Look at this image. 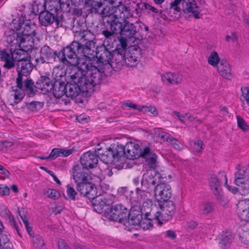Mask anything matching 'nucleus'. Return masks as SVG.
I'll list each match as a JSON object with an SVG mask.
<instances>
[{
  "mask_svg": "<svg viewBox=\"0 0 249 249\" xmlns=\"http://www.w3.org/2000/svg\"><path fill=\"white\" fill-rule=\"evenodd\" d=\"M79 41H74L70 46L64 47L56 53L59 61L65 65L76 66L77 71H88L90 66V57L94 54V42L93 35L87 31L80 33Z\"/></svg>",
  "mask_w": 249,
  "mask_h": 249,
  "instance_id": "nucleus-1",
  "label": "nucleus"
},
{
  "mask_svg": "<svg viewBox=\"0 0 249 249\" xmlns=\"http://www.w3.org/2000/svg\"><path fill=\"white\" fill-rule=\"evenodd\" d=\"M93 78L89 72L86 71H75L70 77L71 82L66 85V95L69 97L74 98L81 92L91 93L94 91L95 85L100 84L99 73Z\"/></svg>",
  "mask_w": 249,
  "mask_h": 249,
  "instance_id": "nucleus-2",
  "label": "nucleus"
},
{
  "mask_svg": "<svg viewBox=\"0 0 249 249\" xmlns=\"http://www.w3.org/2000/svg\"><path fill=\"white\" fill-rule=\"evenodd\" d=\"M114 57L116 60L117 59L118 60V56L115 55V50L110 51L106 47H104L98 52L94 51V56L90 57V66H89V70L87 72H89L90 75H92L93 78L96 73H99L100 83L105 65L108 64Z\"/></svg>",
  "mask_w": 249,
  "mask_h": 249,
  "instance_id": "nucleus-3",
  "label": "nucleus"
},
{
  "mask_svg": "<svg viewBox=\"0 0 249 249\" xmlns=\"http://www.w3.org/2000/svg\"><path fill=\"white\" fill-rule=\"evenodd\" d=\"M41 0V1L36 0L34 2V4L32 6L31 12L36 14V13H39L38 18L40 23L42 26H47L54 23L56 16L46 10L42 11L46 3L45 0Z\"/></svg>",
  "mask_w": 249,
  "mask_h": 249,
  "instance_id": "nucleus-4",
  "label": "nucleus"
},
{
  "mask_svg": "<svg viewBox=\"0 0 249 249\" xmlns=\"http://www.w3.org/2000/svg\"><path fill=\"white\" fill-rule=\"evenodd\" d=\"M111 24V29L115 35L120 34L125 38H132L136 33V27L129 21L124 22L113 20Z\"/></svg>",
  "mask_w": 249,
  "mask_h": 249,
  "instance_id": "nucleus-5",
  "label": "nucleus"
},
{
  "mask_svg": "<svg viewBox=\"0 0 249 249\" xmlns=\"http://www.w3.org/2000/svg\"><path fill=\"white\" fill-rule=\"evenodd\" d=\"M128 210L122 204L112 206L106 215L108 219L126 225V218L128 217Z\"/></svg>",
  "mask_w": 249,
  "mask_h": 249,
  "instance_id": "nucleus-6",
  "label": "nucleus"
},
{
  "mask_svg": "<svg viewBox=\"0 0 249 249\" xmlns=\"http://www.w3.org/2000/svg\"><path fill=\"white\" fill-rule=\"evenodd\" d=\"M98 150V157L106 164L118 161L121 158V154L122 153V149L119 148L118 144L112 148H106L104 152H100L101 150L99 149Z\"/></svg>",
  "mask_w": 249,
  "mask_h": 249,
  "instance_id": "nucleus-7",
  "label": "nucleus"
},
{
  "mask_svg": "<svg viewBox=\"0 0 249 249\" xmlns=\"http://www.w3.org/2000/svg\"><path fill=\"white\" fill-rule=\"evenodd\" d=\"M98 150V157L106 164L118 161L121 158V154L122 153V149L119 148L118 144L112 148H106L104 152H100L101 150L99 149Z\"/></svg>",
  "mask_w": 249,
  "mask_h": 249,
  "instance_id": "nucleus-8",
  "label": "nucleus"
},
{
  "mask_svg": "<svg viewBox=\"0 0 249 249\" xmlns=\"http://www.w3.org/2000/svg\"><path fill=\"white\" fill-rule=\"evenodd\" d=\"M176 212V207L174 203L171 200L163 201V206L160 211H157L155 215V220L161 225L162 221H168L170 219Z\"/></svg>",
  "mask_w": 249,
  "mask_h": 249,
  "instance_id": "nucleus-9",
  "label": "nucleus"
},
{
  "mask_svg": "<svg viewBox=\"0 0 249 249\" xmlns=\"http://www.w3.org/2000/svg\"><path fill=\"white\" fill-rule=\"evenodd\" d=\"M119 148L122 149L121 157L124 156L126 158L129 160H134L141 157L142 150L138 144L132 142H127L125 146L118 144Z\"/></svg>",
  "mask_w": 249,
  "mask_h": 249,
  "instance_id": "nucleus-10",
  "label": "nucleus"
},
{
  "mask_svg": "<svg viewBox=\"0 0 249 249\" xmlns=\"http://www.w3.org/2000/svg\"><path fill=\"white\" fill-rule=\"evenodd\" d=\"M223 181H225V185H227L228 183L227 176L223 172H220L217 176L214 174L211 175L209 180L210 187L218 198L221 199L222 197L219 186Z\"/></svg>",
  "mask_w": 249,
  "mask_h": 249,
  "instance_id": "nucleus-11",
  "label": "nucleus"
},
{
  "mask_svg": "<svg viewBox=\"0 0 249 249\" xmlns=\"http://www.w3.org/2000/svg\"><path fill=\"white\" fill-rule=\"evenodd\" d=\"M14 27L21 37L24 38V43L29 37L32 38L36 36V25L30 20L19 22Z\"/></svg>",
  "mask_w": 249,
  "mask_h": 249,
  "instance_id": "nucleus-12",
  "label": "nucleus"
},
{
  "mask_svg": "<svg viewBox=\"0 0 249 249\" xmlns=\"http://www.w3.org/2000/svg\"><path fill=\"white\" fill-rule=\"evenodd\" d=\"M115 197L111 194L103 195H97L92 200L94 209L99 213H102L106 209L105 208L111 204L115 200Z\"/></svg>",
  "mask_w": 249,
  "mask_h": 249,
  "instance_id": "nucleus-13",
  "label": "nucleus"
},
{
  "mask_svg": "<svg viewBox=\"0 0 249 249\" xmlns=\"http://www.w3.org/2000/svg\"><path fill=\"white\" fill-rule=\"evenodd\" d=\"M31 61V60L28 58L17 64L18 77L16 79V83L19 87L22 86L23 76H27L33 70V64Z\"/></svg>",
  "mask_w": 249,
  "mask_h": 249,
  "instance_id": "nucleus-14",
  "label": "nucleus"
},
{
  "mask_svg": "<svg viewBox=\"0 0 249 249\" xmlns=\"http://www.w3.org/2000/svg\"><path fill=\"white\" fill-rule=\"evenodd\" d=\"M160 174L155 170H149L143 174L141 181V185L145 189L147 188L152 191L156 186L157 178H160Z\"/></svg>",
  "mask_w": 249,
  "mask_h": 249,
  "instance_id": "nucleus-15",
  "label": "nucleus"
},
{
  "mask_svg": "<svg viewBox=\"0 0 249 249\" xmlns=\"http://www.w3.org/2000/svg\"><path fill=\"white\" fill-rule=\"evenodd\" d=\"M200 4L198 5L196 0H183L182 2V11L184 13L191 14L195 18H201L202 11Z\"/></svg>",
  "mask_w": 249,
  "mask_h": 249,
  "instance_id": "nucleus-16",
  "label": "nucleus"
},
{
  "mask_svg": "<svg viewBox=\"0 0 249 249\" xmlns=\"http://www.w3.org/2000/svg\"><path fill=\"white\" fill-rule=\"evenodd\" d=\"M154 192L157 199L163 201L168 200L172 195L171 186L166 183L157 184L155 187Z\"/></svg>",
  "mask_w": 249,
  "mask_h": 249,
  "instance_id": "nucleus-17",
  "label": "nucleus"
},
{
  "mask_svg": "<svg viewBox=\"0 0 249 249\" xmlns=\"http://www.w3.org/2000/svg\"><path fill=\"white\" fill-rule=\"evenodd\" d=\"M98 158L96 151L93 152L88 151L84 153L80 158L82 166L88 170L95 167L98 163Z\"/></svg>",
  "mask_w": 249,
  "mask_h": 249,
  "instance_id": "nucleus-18",
  "label": "nucleus"
},
{
  "mask_svg": "<svg viewBox=\"0 0 249 249\" xmlns=\"http://www.w3.org/2000/svg\"><path fill=\"white\" fill-rule=\"evenodd\" d=\"M72 176L76 184L88 181L90 179L88 170L79 165H76L73 166Z\"/></svg>",
  "mask_w": 249,
  "mask_h": 249,
  "instance_id": "nucleus-19",
  "label": "nucleus"
},
{
  "mask_svg": "<svg viewBox=\"0 0 249 249\" xmlns=\"http://www.w3.org/2000/svg\"><path fill=\"white\" fill-rule=\"evenodd\" d=\"M133 13L131 11L129 6H126L124 4H120L116 6V11L115 12V17L110 22L113 20H118L120 22H124L128 21L127 19L133 17Z\"/></svg>",
  "mask_w": 249,
  "mask_h": 249,
  "instance_id": "nucleus-20",
  "label": "nucleus"
},
{
  "mask_svg": "<svg viewBox=\"0 0 249 249\" xmlns=\"http://www.w3.org/2000/svg\"><path fill=\"white\" fill-rule=\"evenodd\" d=\"M76 188L81 195L89 199H93L96 196V188L94 184L90 183L89 181L77 184Z\"/></svg>",
  "mask_w": 249,
  "mask_h": 249,
  "instance_id": "nucleus-21",
  "label": "nucleus"
},
{
  "mask_svg": "<svg viewBox=\"0 0 249 249\" xmlns=\"http://www.w3.org/2000/svg\"><path fill=\"white\" fill-rule=\"evenodd\" d=\"M4 40L10 46L15 45L20 47L24 43V38L21 37L18 32L13 29H9L4 34Z\"/></svg>",
  "mask_w": 249,
  "mask_h": 249,
  "instance_id": "nucleus-22",
  "label": "nucleus"
},
{
  "mask_svg": "<svg viewBox=\"0 0 249 249\" xmlns=\"http://www.w3.org/2000/svg\"><path fill=\"white\" fill-rule=\"evenodd\" d=\"M76 4H82L90 7V10L92 13L101 14L103 9L105 0H72Z\"/></svg>",
  "mask_w": 249,
  "mask_h": 249,
  "instance_id": "nucleus-23",
  "label": "nucleus"
},
{
  "mask_svg": "<svg viewBox=\"0 0 249 249\" xmlns=\"http://www.w3.org/2000/svg\"><path fill=\"white\" fill-rule=\"evenodd\" d=\"M144 159L145 164L150 168V170H155L157 166V156L151 151L149 147H145L141 157Z\"/></svg>",
  "mask_w": 249,
  "mask_h": 249,
  "instance_id": "nucleus-24",
  "label": "nucleus"
},
{
  "mask_svg": "<svg viewBox=\"0 0 249 249\" xmlns=\"http://www.w3.org/2000/svg\"><path fill=\"white\" fill-rule=\"evenodd\" d=\"M245 175L241 173L235 174V183L239 187V193L242 196L249 194V178L245 181Z\"/></svg>",
  "mask_w": 249,
  "mask_h": 249,
  "instance_id": "nucleus-25",
  "label": "nucleus"
},
{
  "mask_svg": "<svg viewBox=\"0 0 249 249\" xmlns=\"http://www.w3.org/2000/svg\"><path fill=\"white\" fill-rule=\"evenodd\" d=\"M0 60L5 62L3 67L7 70H10L15 67L12 49L1 50L0 51Z\"/></svg>",
  "mask_w": 249,
  "mask_h": 249,
  "instance_id": "nucleus-26",
  "label": "nucleus"
},
{
  "mask_svg": "<svg viewBox=\"0 0 249 249\" xmlns=\"http://www.w3.org/2000/svg\"><path fill=\"white\" fill-rule=\"evenodd\" d=\"M128 217L126 218V224L131 225H140L142 227V213L140 210H137L134 207L129 211Z\"/></svg>",
  "mask_w": 249,
  "mask_h": 249,
  "instance_id": "nucleus-27",
  "label": "nucleus"
},
{
  "mask_svg": "<svg viewBox=\"0 0 249 249\" xmlns=\"http://www.w3.org/2000/svg\"><path fill=\"white\" fill-rule=\"evenodd\" d=\"M136 191L137 196H131L130 200L131 201L138 203L141 205L142 202L150 199V192L152 190L145 187L144 189L143 186L141 185V188H137Z\"/></svg>",
  "mask_w": 249,
  "mask_h": 249,
  "instance_id": "nucleus-28",
  "label": "nucleus"
},
{
  "mask_svg": "<svg viewBox=\"0 0 249 249\" xmlns=\"http://www.w3.org/2000/svg\"><path fill=\"white\" fill-rule=\"evenodd\" d=\"M142 208L140 209V207L138 208V210H141L140 212L142 213H144L145 219L152 220L155 219V215L156 212H154L151 207L152 206V201L150 199L146 200L142 202Z\"/></svg>",
  "mask_w": 249,
  "mask_h": 249,
  "instance_id": "nucleus-29",
  "label": "nucleus"
},
{
  "mask_svg": "<svg viewBox=\"0 0 249 249\" xmlns=\"http://www.w3.org/2000/svg\"><path fill=\"white\" fill-rule=\"evenodd\" d=\"M53 84L51 80L46 76H41L36 82L37 88L44 93L52 91Z\"/></svg>",
  "mask_w": 249,
  "mask_h": 249,
  "instance_id": "nucleus-30",
  "label": "nucleus"
},
{
  "mask_svg": "<svg viewBox=\"0 0 249 249\" xmlns=\"http://www.w3.org/2000/svg\"><path fill=\"white\" fill-rule=\"evenodd\" d=\"M116 11V6L107 5L103 7L100 14L102 15L105 20L107 18L105 21V24L111 26L110 21L114 18H116V17H115Z\"/></svg>",
  "mask_w": 249,
  "mask_h": 249,
  "instance_id": "nucleus-31",
  "label": "nucleus"
},
{
  "mask_svg": "<svg viewBox=\"0 0 249 249\" xmlns=\"http://www.w3.org/2000/svg\"><path fill=\"white\" fill-rule=\"evenodd\" d=\"M237 207L239 218L241 220L249 221V199L239 202Z\"/></svg>",
  "mask_w": 249,
  "mask_h": 249,
  "instance_id": "nucleus-32",
  "label": "nucleus"
},
{
  "mask_svg": "<svg viewBox=\"0 0 249 249\" xmlns=\"http://www.w3.org/2000/svg\"><path fill=\"white\" fill-rule=\"evenodd\" d=\"M234 236L230 231H226L221 235L219 246L221 249H228L234 240Z\"/></svg>",
  "mask_w": 249,
  "mask_h": 249,
  "instance_id": "nucleus-33",
  "label": "nucleus"
},
{
  "mask_svg": "<svg viewBox=\"0 0 249 249\" xmlns=\"http://www.w3.org/2000/svg\"><path fill=\"white\" fill-rule=\"evenodd\" d=\"M53 93L56 98H61L64 94H66L67 86L64 82L56 80L53 84Z\"/></svg>",
  "mask_w": 249,
  "mask_h": 249,
  "instance_id": "nucleus-34",
  "label": "nucleus"
},
{
  "mask_svg": "<svg viewBox=\"0 0 249 249\" xmlns=\"http://www.w3.org/2000/svg\"><path fill=\"white\" fill-rule=\"evenodd\" d=\"M161 79L165 83L171 84H178L182 81V77L179 74L170 72L161 74Z\"/></svg>",
  "mask_w": 249,
  "mask_h": 249,
  "instance_id": "nucleus-35",
  "label": "nucleus"
},
{
  "mask_svg": "<svg viewBox=\"0 0 249 249\" xmlns=\"http://www.w3.org/2000/svg\"><path fill=\"white\" fill-rule=\"evenodd\" d=\"M129 39L124 38L122 36L119 38L120 44L117 45V48L115 50V55L120 57L121 60H124V58L127 46V40Z\"/></svg>",
  "mask_w": 249,
  "mask_h": 249,
  "instance_id": "nucleus-36",
  "label": "nucleus"
},
{
  "mask_svg": "<svg viewBox=\"0 0 249 249\" xmlns=\"http://www.w3.org/2000/svg\"><path fill=\"white\" fill-rule=\"evenodd\" d=\"M10 91L13 92L11 95L14 97V103L15 104H18L20 102L25 96L23 89V82H22L21 87H18V84H17L16 86H13L11 88Z\"/></svg>",
  "mask_w": 249,
  "mask_h": 249,
  "instance_id": "nucleus-37",
  "label": "nucleus"
},
{
  "mask_svg": "<svg viewBox=\"0 0 249 249\" xmlns=\"http://www.w3.org/2000/svg\"><path fill=\"white\" fill-rule=\"evenodd\" d=\"M216 67L218 72L222 77L227 79L231 77V68L229 63L222 60Z\"/></svg>",
  "mask_w": 249,
  "mask_h": 249,
  "instance_id": "nucleus-38",
  "label": "nucleus"
},
{
  "mask_svg": "<svg viewBox=\"0 0 249 249\" xmlns=\"http://www.w3.org/2000/svg\"><path fill=\"white\" fill-rule=\"evenodd\" d=\"M45 3L44 9L46 8V5L48 4V7L46 11L53 13L54 16L60 14L58 0H50L48 2L45 1Z\"/></svg>",
  "mask_w": 249,
  "mask_h": 249,
  "instance_id": "nucleus-39",
  "label": "nucleus"
},
{
  "mask_svg": "<svg viewBox=\"0 0 249 249\" xmlns=\"http://www.w3.org/2000/svg\"><path fill=\"white\" fill-rule=\"evenodd\" d=\"M12 53L14 63H19L29 58L27 52L23 49H15L12 51Z\"/></svg>",
  "mask_w": 249,
  "mask_h": 249,
  "instance_id": "nucleus-40",
  "label": "nucleus"
},
{
  "mask_svg": "<svg viewBox=\"0 0 249 249\" xmlns=\"http://www.w3.org/2000/svg\"><path fill=\"white\" fill-rule=\"evenodd\" d=\"M213 209V203L210 202H202L199 206V212L200 214L203 215H207L210 213Z\"/></svg>",
  "mask_w": 249,
  "mask_h": 249,
  "instance_id": "nucleus-41",
  "label": "nucleus"
},
{
  "mask_svg": "<svg viewBox=\"0 0 249 249\" xmlns=\"http://www.w3.org/2000/svg\"><path fill=\"white\" fill-rule=\"evenodd\" d=\"M57 51H53L48 46H44L40 49V53L47 60L53 58L55 59Z\"/></svg>",
  "mask_w": 249,
  "mask_h": 249,
  "instance_id": "nucleus-42",
  "label": "nucleus"
},
{
  "mask_svg": "<svg viewBox=\"0 0 249 249\" xmlns=\"http://www.w3.org/2000/svg\"><path fill=\"white\" fill-rule=\"evenodd\" d=\"M59 10L64 12H69L71 10V3L75 6H78L80 4H76L72 0H58Z\"/></svg>",
  "mask_w": 249,
  "mask_h": 249,
  "instance_id": "nucleus-43",
  "label": "nucleus"
},
{
  "mask_svg": "<svg viewBox=\"0 0 249 249\" xmlns=\"http://www.w3.org/2000/svg\"><path fill=\"white\" fill-rule=\"evenodd\" d=\"M219 61L220 58L218 53L216 52L213 51L208 57V63L213 66L215 67L220 63V62Z\"/></svg>",
  "mask_w": 249,
  "mask_h": 249,
  "instance_id": "nucleus-44",
  "label": "nucleus"
},
{
  "mask_svg": "<svg viewBox=\"0 0 249 249\" xmlns=\"http://www.w3.org/2000/svg\"><path fill=\"white\" fill-rule=\"evenodd\" d=\"M34 84V82L31 79L27 78L24 81V87L29 95H34L35 93Z\"/></svg>",
  "mask_w": 249,
  "mask_h": 249,
  "instance_id": "nucleus-45",
  "label": "nucleus"
},
{
  "mask_svg": "<svg viewBox=\"0 0 249 249\" xmlns=\"http://www.w3.org/2000/svg\"><path fill=\"white\" fill-rule=\"evenodd\" d=\"M133 2L136 4L137 7L135 11L137 15H141L142 12L145 10L147 3L142 2L141 0H132Z\"/></svg>",
  "mask_w": 249,
  "mask_h": 249,
  "instance_id": "nucleus-46",
  "label": "nucleus"
},
{
  "mask_svg": "<svg viewBox=\"0 0 249 249\" xmlns=\"http://www.w3.org/2000/svg\"><path fill=\"white\" fill-rule=\"evenodd\" d=\"M60 156V149L54 148L48 156H40L39 158L41 160H53Z\"/></svg>",
  "mask_w": 249,
  "mask_h": 249,
  "instance_id": "nucleus-47",
  "label": "nucleus"
},
{
  "mask_svg": "<svg viewBox=\"0 0 249 249\" xmlns=\"http://www.w3.org/2000/svg\"><path fill=\"white\" fill-rule=\"evenodd\" d=\"M34 244L36 249H46L44 240L40 235H36L34 237Z\"/></svg>",
  "mask_w": 249,
  "mask_h": 249,
  "instance_id": "nucleus-48",
  "label": "nucleus"
},
{
  "mask_svg": "<svg viewBox=\"0 0 249 249\" xmlns=\"http://www.w3.org/2000/svg\"><path fill=\"white\" fill-rule=\"evenodd\" d=\"M54 23L57 27L58 26H65L66 27L68 25L67 22H66L64 15L63 14H58L56 16L55 18Z\"/></svg>",
  "mask_w": 249,
  "mask_h": 249,
  "instance_id": "nucleus-49",
  "label": "nucleus"
},
{
  "mask_svg": "<svg viewBox=\"0 0 249 249\" xmlns=\"http://www.w3.org/2000/svg\"><path fill=\"white\" fill-rule=\"evenodd\" d=\"M242 95L241 96V100L243 102L246 101L247 105L249 106V88L248 87H242L241 88Z\"/></svg>",
  "mask_w": 249,
  "mask_h": 249,
  "instance_id": "nucleus-50",
  "label": "nucleus"
},
{
  "mask_svg": "<svg viewBox=\"0 0 249 249\" xmlns=\"http://www.w3.org/2000/svg\"><path fill=\"white\" fill-rule=\"evenodd\" d=\"M238 126L243 131H248L249 130V126L248 125L245 120L241 116H236Z\"/></svg>",
  "mask_w": 249,
  "mask_h": 249,
  "instance_id": "nucleus-51",
  "label": "nucleus"
},
{
  "mask_svg": "<svg viewBox=\"0 0 249 249\" xmlns=\"http://www.w3.org/2000/svg\"><path fill=\"white\" fill-rule=\"evenodd\" d=\"M158 137L160 140L162 142H168L169 139L171 138V136L167 132L162 131L160 129H159L156 132Z\"/></svg>",
  "mask_w": 249,
  "mask_h": 249,
  "instance_id": "nucleus-52",
  "label": "nucleus"
},
{
  "mask_svg": "<svg viewBox=\"0 0 249 249\" xmlns=\"http://www.w3.org/2000/svg\"><path fill=\"white\" fill-rule=\"evenodd\" d=\"M44 194L47 195V197L53 199H56L60 196L59 193L53 189H48Z\"/></svg>",
  "mask_w": 249,
  "mask_h": 249,
  "instance_id": "nucleus-53",
  "label": "nucleus"
},
{
  "mask_svg": "<svg viewBox=\"0 0 249 249\" xmlns=\"http://www.w3.org/2000/svg\"><path fill=\"white\" fill-rule=\"evenodd\" d=\"M67 194L68 198L72 200H75L77 194L74 188L70 185H68L67 186Z\"/></svg>",
  "mask_w": 249,
  "mask_h": 249,
  "instance_id": "nucleus-54",
  "label": "nucleus"
},
{
  "mask_svg": "<svg viewBox=\"0 0 249 249\" xmlns=\"http://www.w3.org/2000/svg\"><path fill=\"white\" fill-rule=\"evenodd\" d=\"M118 60L121 62V61H125V63L129 66L131 67H133L135 66L137 62V59L136 57H134L132 56H130L129 57H127V58H125V56L124 57V60H121L120 57H118Z\"/></svg>",
  "mask_w": 249,
  "mask_h": 249,
  "instance_id": "nucleus-55",
  "label": "nucleus"
},
{
  "mask_svg": "<svg viewBox=\"0 0 249 249\" xmlns=\"http://www.w3.org/2000/svg\"><path fill=\"white\" fill-rule=\"evenodd\" d=\"M169 143H170L174 147V148L180 150L182 149L183 145L182 143L178 141L177 139L173 138L171 136V138L169 139Z\"/></svg>",
  "mask_w": 249,
  "mask_h": 249,
  "instance_id": "nucleus-56",
  "label": "nucleus"
},
{
  "mask_svg": "<svg viewBox=\"0 0 249 249\" xmlns=\"http://www.w3.org/2000/svg\"><path fill=\"white\" fill-rule=\"evenodd\" d=\"M203 142L201 140H197L193 142L192 145L193 151L195 153L200 152L202 149Z\"/></svg>",
  "mask_w": 249,
  "mask_h": 249,
  "instance_id": "nucleus-57",
  "label": "nucleus"
},
{
  "mask_svg": "<svg viewBox=\"0 0 249 249\" xmlns=\"http://www.w3.org/2000/svg\"><path fill=\"white\" fill-rule=\"evenodd\" d=\"M30 59H31V61H34L36 65L43 64L46 61V59L41 53L36 55L34 57H31Z\"/></svg>",
  "mask_w": 249,
  "mask_h": 249,
  "instance_id": "nucleus-58",
  "label": "nucleus"
},
{
  "mask_svg": "<svg viewBox=\"0 0 249 249\" xmlns=\"http://www.w3.org/2000/svg\"><path fill=\"white\" fill-rule=\"evenodd\" d=\"M142 110L141 111L146 113V112H150L152 114L154 115V116H156L158 114V111L156 108L153 106H149V107H146L144 106H142Z\"/></svg>",
  "mask_w": 249,
  "mask_h": 249,
  "instance_id": "nucleus-59",
  "label": "nucleus"
},
{
  "mask_svg": "<svg viewBox=\"0 0 249 249\" xmlns=\"http://www.w3.org/2000/svg\"><path fill=\"white\" fill-rule=\"evenodd\" d=\"M41 103L38 102L33 101L27 104L28 108L32 111H37L38 108L37 106L41 107Z\"/></svg>",
  "mask_w": 249,
  "mask_h": 249,
  "instance_id": "nucleus-60",
  "label": "nucleus"
},
{
  "mask_svg": "<svg viewBox=\"0 0 249 249\" xmlns=\"http://www.w3.org/2000/svg\"><path fill=\"white\" fill-rule=\"evenodd\" d=\"M142 106H138L136 104H133L131 102H127L124 104L123 107L124 108L125 107H128L130 108H132L134 110H137L139 111H141L142 110Z\"/></svg>",
  "mask_w": 249,
  "mask_h": 249,
  "instance_id": "nucleus-61",
  "label": "nucleus"
},
{
  "mask_svg": "<svg viewBox=\"0 0 249 249\" xmlns=\"http://www.w3.org/2000/svg\"><path fill=\"white\" fill-rule=\"evenodd\" d=\"M107 26L110 29V31H109L108 30H104L102 32V34L104 36L106 39H109L111 36H113V35L115 34V33H114L111 30L110 25H107Z\"/></svg>",
  "mask_w": 249,
  "mask_h": 249,
  "instance_id": "nucleus-62",
  "label": "nucleus"
},
{
  "mask_svg": "<svg viewBox=\"0 0 249 249\" xmlns=\"http://www.w3.org/2000/svg\"><path fill=\"white\" fill-rule=\"evenodd\" d=\"M10 193L9 188L6 185L0 184V196H7Z\"/></svg>",
  "mask_w": 249,
  "mask_h": 249,
  "instance_id": "nucleus-63",
  "label": "nucleus"
},
{
  "mask_svg": "<svg viewBox=\"0 0 249 249\" xmlns=\"http://www.w3.org/2000/svg\"><path fill=\"white\" fill-rule=\"evenodd\" d=\"M146 10L147 11V13L148 14H158L159 12V10L158 9L148 3H147Z\"/></svg>",
  "mask_w": 249,
  "mask_h": 249,
  "instance_id": "nucleus-64",
  "label": "nucleus"
}]
</instances>
